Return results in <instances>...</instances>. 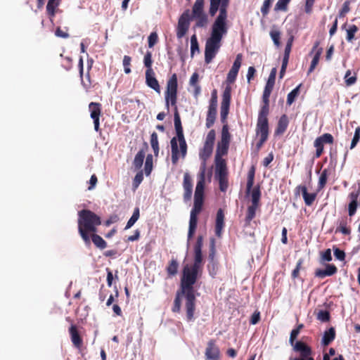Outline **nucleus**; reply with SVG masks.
I'll list each match as a JSON object with an SVG mask.
<instances>
[{
  "label": "nucleus",
  "instance_id": "28",
  "mask_svg": "<svg viewBox=\"0 0 360 360\" xmlns=\"http://www.w3.org/2000/svg\"><path fill=\"white\" fill-rule=\"evenodd\" d=\"M179 266V262H177L176 259L172 258V259L169 262L167 266L166 267V271L167 273L168 277L172 278L177 274Z\"/></svg>",
  "mask_w": 360,
  "mask_h": 360
},
{
  "label": "nucleus",
  "instance_id": "11",
  "mask_svg": "<svg viewBox=\"0 0 360 360\" xmlns=\"http://www.w3.org/2000/svg\"><path fill=\"white\" fill-rule=\"evenodd\" d=\"M334 142L333 136L329 133H325L317 137L314 142V146L316 148L315 158H319L323 153L324 144H333Z\"/></svg>",
  "mask_w": 360,
  "mask_h": 360
},
{
  "label": "nucleus",
  "instance_id": "2",
  "mask_svg": "<svg viewBox=\"0 0 360 360\" xmlns=\"http://www.w3.org/2000/svg\"><path fill=\"white\" fill-rule=\"evenodd\" d=\"M229 0H210L209 13L214 16L218 11L219 13L211 27L210 37L207 39L205 48V62L209 64L215 57L221 46V39L228 32L227 8Z\"/></svg>",
  "mask_w": 360,
  "mask_h": 360
},
{
  "label": "nucleus",
  "instance_id": "59",
  "mask_svg": "<svg viewBox=\"0 0 360 360\" xmlns=\"http://www.w3.org/2000/svg\"><path fill=\"white\" fill-rule=\"evenodd\" d=\"M274 0H264L261 8V12L264 16L266 15L269 12V8Z\"/></svg>",
  "mask_w": 360,
  "mask_h": 360
},
{
  "label": "nucleus",
  "instance_id": "21",
  "mask_svg": "<svg viewBox=\"0 0 360 360\" xmlns=\"http://www.w3.org/2000/svg\"><path fill=\"white\" fill-rule=\"evenodd\" d=\"M326 269H317L314 272V275L316 277L319 278H323L326 276H331L335 274L338 271V269L335 265L332 264H326Z\"/></svg>",
  "mask_w": 360,
  "mask_h": 360
},
{
  "label": "nucleus",
  "instance_id": "57",
  "mask_svg": "<svg viewBox=\"0 0 360 360\" xmlns=\"http://www.w3.org/2000/svg\"><path fill=\"white\" fill-rule=\"evenodd\" d=\"M131 58L129 56H124L123 58L124 70L126 74H129L131 70L130 68Z\"/></svg>",
  "mask_w": 360,
  "mask_h": 360
},
{
  "label": "nucleus",
  "instance_id": "13",
  "mask_svg": "<svg viewBox=\"0 0 360 360\" xmlns=\"http://www.w3.org/2000/svg\"><path fill=\"white\" fill-rule=\"evenodd\" d=\"M205 354L207 360H219L220 351L214 340L208 341Z\"/></svg>",
  "mask_w": 360,
  "mask_h": 360
},
{
  "label": "nucleus",
  "instance_id": "45",
  "mask_svg": "<svg viewBox=\"0 0 360 360\" xmlns=\"http://www.w3.org/2000/svg\"><path fill=\"white\" fill-rule=\"evenodd\" d=\"M301 84L298 85L296 88L292 89L287 96V104L291 105L295 100V98L297 97L300 93V87Z\"/></svg>",
  "mask_w": 360,
  "mask_h": 360
},
{
  "label": "nucleus",
  "instance_id": "20",
  "mask_svg": "<svg viewBox=\"0 0 360 360\" xmlns=\"http://www.w3.org/2000/svg\"><path fill=\"white\" fill-rule=\"evenodd\" d=\"M294 349L300 353L301 357L305 358L306 360H314L311 356V349L310 347L304 342L297 341L294 345Z\"/></svg>",
  "mask_w": 360,
  "mask_h": 360
},
{
  "label": "nucleus",
  "instance_id": "23",
  "mask_svg": "<svg viewBox=\"0 0 360 360\" xmlns=\"http://www.w3.org/2000/svg\"><path fill=\"white\" fill-rule=\"evenodd\" d=\"M146 84L156 92H160V86L158 81L155 77L154 71H146Z\"/></svg>",
  "mask_w": 360,
  "mask_h": 360
},
{
  "label": "nucleus",
  "instance_id": "35",
  "mask_svg": "<svg viewBox=\"0 0 360 360\" xmlns=\"http://www.w3.org/2000/svg\"><path fill=\"white\" fill-rule=\"evenodd\" d=\"M60 0H49L46 5V11L49 15L53 17L55 15V10L59 5Z\"/></svg>",
  "mask_w": 360,
  "mask_h": 360
},
{
  "label": "nucleus",
  "instance_id": "36",
  "mask_svg": "<svg viewBox=\"0 0 360 360\" xmlns=\"http://www.w3.org/2000/svg\"><path fill=\"white\" fill-rule=\"evenodd\" d=\"M261 191L259 187H255L251 192V204L259 206Z\"/></svg>",
  "mask_w": 360,
  "mask_h": 360
},
{
  "label": "nucleus",
  "instance_id": "44",
  "mask_svg": "<svg viewBox=\"0 0 360 360\" xmlns=\"http://www.w3.org/2000/svg\"><path fill=\"white\" fill-rule=\"evenodd\" d=\"M359 28L356 25H352L347 30L346 39L349 42H352L354 39V35L358 32Z\"/></svg>",
  "mask_w": 360,
  "mask_h": 360
},
{
  "label": "nucleus",
  "instance_id": "48",
  "mask_svg": "<svg viewBox=\"0 0 360 360\" xmlns=\"http://www.w3.org/2000/svg\"><path fill=\"white\" fill-rule=\"evenodd\" d=\"M216 248H215V239L214 238H210V252L208 256L209 262L217 261L215 259Z\"/></svg>",
  "mask_w": 360,
  "mask_h": 360
},
{
  "label": "nucleus",
  "instance_id": "58",
  "mask_svg": "<svg viewBox=\"0 0 360 360\" xmlns=\"http://www.w3.org/2000/svg\"><path fill=\"white\" fill-rule=\"evenodd\" d=\"M61 65L65 70H70L72 68V59L68 56L64 57Z\"/></svg>",
  "mask_w": 360,
  "mask_h": 360
},
{
  "label": "nucleus",
  "instance_id": "30",
  "mask_svg": "<svg viewBox=\"0 0 360 360\" xmlns=\"http://www.w3.org/2000/svg\"><path fill=\"white\" fill-rule=\"evenodd\" d=\"M259 206L255 205H250L247 210V214L245 217V225L249 226L251 221L255 217L256 210Z\"/></svg>",
  "mask_w": 360,
  "mask_h": 360
},
{
  "label": "nucleus",
  "instance_id": "34",
  "mask_svg": "<svg viewBox=\"0 0 360 360\" xmlns=\"http://www.w3.org/2000/svg\"><path fill=\"white\" fill-rule=\"evenodd\" d=\"M293 41H294V36L293 35H290V37L288 38V41H287L286 46H285V48L284 56H283V60H287V61L289 60L290 54V52H291Z\"/></svg>",
  "mask_w": 360,
  "mask_h": 360
},
{
  "label": "nucleus",
  "instance_id": "22",
  "mask_svg": "<svg viewBox=\"0 0 360 360\" xmlns=\"http://www.w3.org/2000/svg\"><path fill=\"white\" fill-rule=\"evenodd\" d=\"M319 41H316L313 46L311 52L316 51V53L313 57L311 62V65L308 70L307 75L311 74L314 70V69L316 68V67L317 66V65L319 62L321 55L323 52V49L321 47H319Z\"/></svg>",
  "mask_w": 360,
  "mask_h": 360
},
{
  "label": "nucleus",
  "instance_id": "62",
  "mask_svg": "<svg viewBox=\"0 0 360 360\" xmlns=\"http://www.w3.org/2000/svg\"><path fill=\"white\" fill-rule=\"evenodd\" d=\"M148 46L152 48L157 43L158 37L156 32H151L148 39Z\"/></svg>",
  "mask_w": 360,
  "mask_h": 360
},
{
  "label": "nucleus",
  "instance_id": "31",
  "mask_svg": "<svg viewBox=\"0 0 360 360\" xmlns=\"http://www.w3.org/2000/svg\"><path fill=\"white\" fill-rule=\"evenodd\" d=\"M145 151L144 150L141 149L136 153L133 162V165L134 166L136 169H141V167L143 165Z\"/></svg>",
  "mask_w": 360,
  "mask_h": 360
},
{
  "label": "nucleus",
  "instance_id": "51",
  "mask_svg": "<svg viewBox=\"0 0 360 360\" xmlns=\"http://www.w3.org/2000/svg\"><path fill=\"white\" fill-rule=\"evenodd\" d=\"M216 138V132L214 129H211L206 136L204 143L214 146Z\"/></svg>",
  "mask_w": 360,
  "mask_h": 360
},
{
  "label": "nucleus",
  "instance_id": "47",
  "mask_svg": "<svg viewBox=\"0 0 360 360\" xmlns=\"http://www.w3.org/2000/svg\"><path fill=\"white\" fill-rule=\"evenodd\" d=\"M143 63L146 68V71H153L152 64V53L150 51H147L143 58Z\"/></svg>",
  "mask_w": 360,
  "mask_h": 360
},
{
  "label": "nucleus",
  "instance_id": "3",
  "mask_svg": "<svg viewBox=\"0 0 360 360\" xmlns=\"http://www.w3.org/2000/svg\"><path fill=\"white\" fill-rule=\"evenodd\" d=\"M213 147V146L204 143L203 147L200 150L199 157L202 160V162L198 174V182L194 193V204L190 214L188 231V240L193 238L195 232L198 224V216L202 209L205 184L206 162L212 153Z\"/></svg>",
  "mask_w": 360,
  "mask_h": 360
},
{
  "label": "nucleus",
  "instance_id": "6",
  "mask_svg": "<svg viewBox=\"0 0 360 360\" xmlns=\"http://www.w3.org/2000/svg\"><path fill=\"white\" fill-rule=\"evenodd\" d=\"M177 75L174 73L168 79L165 93V105L167 110L169 108V105L174 108V110H176V108H177Z\"/></svg>",
  "mask_w": 360,
  "mask_h": 360
},
{
  "label": "nucleus",
  "instance_id": "54",
  "mask_svg": "<svg viewBox=\"0 0 360 360\" xmlns=\"http://www.w3.org/2000/svg\"><path fill=\"white\" fill-rule=\"evenodd\" d=\"M291 0H278L275 6V10L287 11L288 5Z\"/></svg>",
  "mask_w": 360,
  "mask_h": 360
},
{
  "label": "nucleus",
  "instance_id": "61",
  "mask_svg": "<svg viewBox=\"0 0 360 360\" xmlns=\"http://www.w3.org/2000/svg\"><path fill=\"white\" fill-rule=\"evenodd\" d=\"M66 31H63L60 27H57L55 31V35L58 37L67 39L70 37L69 34L67 32L68 27H65Z\"/></svg>",
  "mask_w": 360,
  "mask_h": 360
},
{
  "label": "nucleus",
  "instance_id": "43",
  "mask_svg": "<svg viewBox=\"0 0 360 360\" xmlns=\"http://www.w3.org/2000/svg\"><path fill=\"white\" fill-rule=\"evenodd\" d=\"M216 178L219 181L220 191L226 192L229 186L228 175L216 176Z\"/></svg>",
  "mask_w": 360,
  "mask_h": 360
},
{
  "label": "nucleus",
  "instance_id": "15",
  "mask_svg": "<svg viewBox=\"0 0 360 360\" xmlns=\"http://www.w3.org/2000/svg\"><path fill=\"white\" fill-rule=\"evenodd\" d=\"M189 27V15L184 13L181 15L178 21L176 28V37L181 39L187 32Z\"/></svg>",
  "mask_w": 360,
  "mask_h": 360
},
{
  "label": "nucleus",
  "instance_id": "33",
  "mask_svg": "<svg viewBox=\"0 0 360 360\" xmlns=\"http://www.w3.org/2000/svg\"><path fill=\"white\" fill-rule=\"evenodd\" d=\"M193 18L195 19V26L198 27H204L207 25L208 18L205 13L193 15Z\"/></svg>",
  "mask_w": 360,
  "mask_h": 360
},
{
  "label": "nucleus",
  "instance_id": "12",
  "mask_svg": "<svg viewBox=\"0 0 360 360\" xmlns=\"http://www.w3.org/2000/svg\"><path fill=\"white\" fill-rule=\"evenodd\" d=\"M91 118L94 120V129L100 131V117L101 115V104L91 102L89 105Z\"/></svg>",
  "mask_w": 360,
  "mask_h": 360
},
{
  "label": "nucleus",
  "instance_id": "55",
  "mask_svg": "<svg viewBox=\"0 0 360 360\" xmlns=\"http://www.w3.org/2000/svg\"><path fill=\"white\" fill-rule=\"evenodd\" d=\"M183 186L184 190L193 189L192 180L188 173H185L184 175Z\"/></svg>",
  "mask_w": 360,
  "mask_h": 360
},
{
  "label": "nucleus",
  "instance_id": "18",
  "mask_svg": "<svg viewBox=\"0 0 360 360\" xmlns=\"http://www.w3.org/2000/svg\"><path fill=\"white\" fill-rule=\"evenodd\" d=\"M69 333L73 346L80 349L83 345V340L77 330V327L74 324L71 325L69 328Z\"/></svg>",
  "mask_w": 360,
  "mask_h": 360
},
{
  "label": "nucleus",
  "instance_id": "25",
  "mask_svg": "<svg viewBox=\"0 0 360 360\" xmlns=\"http://www.w3.org/2000/svg\"><path fill=\"white\" fill-rule=\"evenodd\" d=\"M289 124L288 116L284 114L281 116L277 123L276 128L275 129L276 135H282L286 131Z\"/></svg>",
  "mask_w": 360,
  "mask_h": 360
},
{
  "label": "nucleus",
  "instance_id": "29",
  "mask_svg": "<svg viewBox=\"0 0 360 360\" xmlns=\"http://www.w3.org/2000/svg\"><path fill=\"white\" fill-rule=\"evenodd\" d=\"M91 239L93 243L99 249L103 250L107 247V243L103 239L101 236L96 233H90V240Z\"/></svg>",
  "mask_w": 360,
  "mask_h": 360
},
{
  "label": "nucleus",
  "instance_id": "14",
  "mask_svg": "<svg viewBox=\"0 0 360 360\" xmlns=\"http://www.w3.org/2000/svg\"><path fill=\"white\" fill-rule=\"evenodd\" d=\"M241 63H242V54L238 53L236 56V58L233 62V64L227 75L226 82L229 84H233L236 81L238 71L241 66Z\"/></svg>",
  "mask_w": 360,
  "mask_h": 360
},
{
  "label": "nucleus",
  "instance_id": "56",
  "mask_svg": "<svg viewBox=\"0 0 360 360\" xmlns=\"http://www.w3.org/2000/svg\"><path fill=\"white\" fill-rule=\"evenodd\" d=\"M332 260L331 250L326 249L325 251L321 252V262H330Z\"/></svg>",
  "mask_w": 360,
  "mask_h": 360
},
{
  "label": "nucleus",
  "instance_id": "63",
  "mask_svg": "<svg viewBox=\"0 0 360 360\" xmlns=\"http://www.w3.org/2000/svg\"><path fill=\"white\" fill-rule=\"evenodd\" d=\"M334 255L337 259L340 261H344L345 259V253L343 250H340L338 248H333Z\"/></svg>",
  "mask_w": 360,
  "mask_h": 360
},
{
  "label": "nucleus",
  "instance_id": "52",
  "mask_svg": "<svg viewBox=\"0 0 360 360\" xmlns=\"http://www.w3.org/2000/svg\"><path fill=\"white\" fill-rule=\"evenodd\" d=\"M330 318V313L327 310H320L317 314V319L322 322L329 321Z\"/></svg>",
  "mask_w": 360,
  "mask_h": 360
},
{
  "label": "nucleus",
  "instance_id": "64",
  "mask_svg": "<svg viewBox=\"0 0 360 360\" xmlns=\"http://www.w3.org/2000/svg\"><path fill=\"white\" fill-rule=\"evenodd\" d=\"M358 206V202H350L348 205V213L349 216L351 217L354 216L356 212Z\"/></svg>",
  "mask_w": 360,
  "mask_h": 360
},
{
  "label": "nucleus",
  "instance_id": "19",
  "mask_svg": "<svg viewBox=\"0 0 360 360\" xmlns=\"http://www.w3.org/2000/svg\"><path fill=\"white\" fill-rule=\"evenodd\" d=\"M225 216L224 210L219 208L217 210L215 219V234L217 237L220 238L222 234L223 229L225 226Z\"/></svg>",
  "mask_w": 360,
  "mask_h": 360
},
{
  "label": "nucleus",
  "instance_id": "40",
  "mask_svg": "<svg viewBox=\"0 0 360 360\" xmlns=\"http://www.w3.org/2000/svg\"><path fill=\"white\" fill-rule=\"evenodd\" d=\"M139 216H140L139 208L136 207L134 210L132 216L127 221V224L125 226V229H130L139 219Z\"/></svg>",
  "mask_w": 360,
  "mask_h": 360
},
{
  "label": "nucleus",
  "instance_id": "8",
  "mask_svg": "<svg viewBox=\"0 0 360 360\" xmlns=\"http://www.w3.org/2000/svg\"><path fill=\"white\" fill-rule=\"evenodd\" d=\"M231 99V87L230 86H226L222 94V101L220 108V117L221 122L224 124H228L227 117L229 112V106Z\"/></svg>",
  "mask_w": 360,
  "mask_h": 360
},
{
  "label": "nucleus",
  "instance_id": "41",
  "mask_svg": "<svg viewBox=\"0 0 360 360\" xmlns=\"http://www.w3.org/2000/svg\"><path fill=\"white\" fill-rule=\"evenodd\" d=\"M195 52L199 53V44L198 41V39L195 34H193L191 37V56L193 57Z\"/></svg>",
  "mask_w": 360,
  "mask_h": 360
},
{
  "label": "nucleus",
  "instance_id": "16",
  "mask_svg": "<svg viewBox=\"0 0 360 360\" xmlns=\"http://www.w3.org/2000/svg\"><path fill=\"white\" fill-rule=\"evenodd\" d=\"M352 222V219L346 216L342 217L338 219V226L335 229V233H341L345 236L350 235L351 228L349 224Z\"/></svg>",
  "mask_w": 360,
  "mask_h": 360
},
{
  "label": "nucleus",
  "instance_id": "7",
  "mask_svg": "<svg viewBox=\"0 0 360 360\" xmlns=\"http://www.w3.org/2000/svg\"><path fill=\"white\" fill-rule=\"evenodd\" d=\"M231 138V136L229 131V125L224 124L221 129V140L218 142L217 146L215 159L222 158L224 155H227Z\"/></svg>",
  "mask_w": 360,
  "mask_h": 360
},
{
  "label": "nucleus",
  "instance_id": "26",
  "mask_svg": "<svg viewBox=\"0 0 360 360\" xmlns=\"http://www.w3.org/2000/svg\"><path fill=\"white\" fill-rule=\"evenodd\" d=\"M335 330L333 327H330L323 333L321 345L324 347L329 345L335 338Z\"/></svg>",
  "mask_w": 360,
  "mask_h": 360
},
{
  "label": "nucleus",
  "instance_id": "49",
  "mask_svg": "<svg viewBox=\"0 0 360 360\" xmlns=\"http://www.w3.org/2000/svg\"><path fill=\"white\" fill-rule=\"evenodd\" d=\"M270 36L271 39L274 41V45L276 47H279L281 46V32L278 30H271L270 32Z\"/></svg>",
  "mask_w": 360,
  "mask_h": 360
},
{
  "label": "nucleus",
  "instance_id": "4",
  "mask_svg": "<svg viewBox=\"0 0 360 360\" xmlns=\"http://www.w3.org/2000/svg\"><path fill=\"white\" fill-rule=\"evenodd\" d=\"M174 128L176 136L170 141L171 144V160L173 165H176L179 158L184 159L187 155L188 146L184 137V130L181 125V117L176 108L174 113Z\"/></svg>",
  "mask_w": 360,
  "mask_h": 360
},
{
  "label": "nucleus",
  "instance_id": "37",
  "mask_svg": "<svg viewBox=\"0 0 360 360\" xmlns=\"http://www.w3.org/2000/svg\"><path fill=\"white\" fill-rule=\"evenodd\" d=\"M255 169L254 167H252L248 174L247 181V193H249L253 186L255 180Z\"/></svg>",
  "mask_w": 360,
  "mask_h": 360
},
{
  "label": "nucleus",
  "instance_id": "9",
  "mask_svg": "<svg viewBox=\"0 0 360 360\" xmlns=\"http://www.w3.org/2000/svg\"><path fill=\"white\" fill-rule=\"evenodd\" d=\"M269 111L259 110L257 127L256 134L259 137H265L268 139L269 136V122L268 115Z\"/></svg>",
  "mask_w": 360,
  "mask_h": 360
},
{
  "label": "nucleus",
  "instance_id": "46",
  "mask_svg": "<svg viewBox=\"0 0 360 360\" xmlns=\"http://www.w3.org/2000/svg\"><path fill=\"white\" fill-rule=\"evenodd\" d=\"M153 169V155L151 154H148L146 156L145 166H144V172L146 176H149Z\"/></svg>",
  "mask_w": 360,
  "mask_h": 360
},
{
  "label": "nucleus",
  "instance_id": "42",
  "mask_svg": "<svg viewBox=\"0 0 360 360\" xmlns=\"http://www.w3.org/2000/svg\"><path fill=\"white\" fill-rule=\"evenodd\" d=\"M207 269L210 276L214 278L218 272L219 262L217 261L209 262Z\"/></svg>",
  "mask_w": 360,
  "mask_h": 360
},
{
  "label": "nucleus",
  "instance_id": "17",
  "mask_svg": "<svg viewBox=\"0 0 360 360\" xmlns=\"http://www.w3.org/2000/svg\"><path fill=\"white\" fill-rule=\"evenodd\" d=\"M300 191L302 192V197H303L305 205L307 206H311L314 203V202L315 201V200L316 198V195H317L316 193H308L306 186H302V185L297 186L295 188V193L297 194H298L300 193Z\"/></svg>",
  "mask_w": 360,
  "mask_h": 360
},
{
  "label": "nucleus",
  "instance_id": "5",
  "mask_svg": "<svg viewBox=\"0 0 360 360\" xmlns=\"http://www.w3.org/2000/svg\"><path fill=\"white\" fill-rule=\"evenodd\" d=\"M78 232L86 245H90V233H96L101 219L94 212L84 209L78 212Z\"/></svg>",
  "mask_w": 360,
  "mask_h": 360
},
{
  "label": "nucleus",
  "instance_id": "32",
  "mask_svg": "<svg viewBox=\"0 0 360 360\" xmlns=\"http://www.w3.org/2000/svg\"><path fill=\"white\" fill-rule=\"evenodd\" d=\"M150 145L153 150L155 156H158L159 154V142H158V134L155 131H153L150 135Z\"/></svg>",
  "mask_w": 360,
  "mask_h": 360
},
{
  "label": "nucleus",
  "instance_id": "50",
  "mask_svg": "<svg viewBox=\"0 0 360 360\" xmlns=\"http://www.w3.org/2000/svg\"><path fill=\"white\" fill-rule=\"evenodd\" d=\"M276 68H274L271 69L270 75L269 76L268 80L265 86H269L274 89V86L275 84L276 75Z\"/></svg>",
  "mask_w": 360,
  "mask_h": 360
},
{
  "label": "nucleus",
  "instance_id": "10",
  "mask_svg": "<svg viewBox=\"0 0 360 360\" xmlns=\"http://www.w3.org/2000/svg\"><path fill=\"white\" fill-rule=\"evenodd\" d=\"M217 108V91L214 89L210 101L209 108L206 117V127L210 128L214 123Z\"/></svg>",
  "mask_w": 360,
  "mask_h": 360
},
{
  "label": "nucleus",
  "instance_id": "24",
  "mask_svg": "<svg viewBox=\"0 0 360 360\" xmlns=\"http://www.w3.org/2000/svg\"><path fill=\"white\" fill-rule=\"evenodd\" d=\"M215 176L228 175V169L226 160L223 158L215 159Z\"/></svg>",
  "mask_w": 360,
  "mask_h": 360
},
{
  "label": "nucleus",
  "instance_id": "53",
  "mask_svg": "<svg viewBox=\"0 0 360 360\" xmlns=\"http://www.w3.org/2000/svg\"><path fill=\"white\" fill-rule=\"evenodd\" d=\"M359 140H360V127L359 126L355 129L354 137L352 140V143L350 145V149L354 148L356 147V144L358 143V142L359 141Z\"/></svg>",
  "mask_w": 360,
  "mask_h": 360
},
{
  "label": "nucleus",
  "instance_id": "60",
  "mask_svg": "<svg viewBox=\"0 0 360 360\" xmlns=\"http://www.w3.org/2000/svg\"><path fill=\"white\" fill-rule=\"evenodd\" d=\"M143 179V171L141 170L139 172H137V174H136V176L134 179L133 186L134 187V188H138L139 184L142 182Z\"/></svg>",
  "mask_w": 360,
  "mask_h": 360
},
{
  "label": "nucleus",
  "instance_id": "27",
  "mask_svg": "<svg viewBox=\"0 0 360 360\" xmlns=\"http://www.w3.org/2000/svg\"><path fill=\"white\" fill-rule=\"evenodd\" d=\"M272 90L273 88L265 86L262 95V101L264 104L260 110L269 111V97Z\"/></svg>",
  "mask_w": 360,
  "mask_h": 360
},
{
  "label": "nucleus",
  "instance_id": "1",
  "mask_svg": "<svg viewBox=\"0 0 360 360\" xmlns=\"http://www.w3.org/2000/svg\"><path fill=\"white\" fill-rule=\"evenodd\" d=\"M202 245L203 237L198 236L194 245V262L192 266L186 264L183 267L180 279V287L176 292L174 304L172 308V312H180L181 299L184 297L186 318L188 321L193 320L195 310L196 297L193 285L202 274Z\"/></svg>",
  "mask_w": 360,
  "mask_h": 360
},
{
  "label": "nucleus",
  "instance_id": "39",
  "mask_svg": "<svg viewBox=\"0 0 360 360\" xmlns=\"http://www.w3.org/2000/svg\"><path fill=\"white\" fill-rule=\"evenodd\" d=\"M204 1L205 0H196L192 11V15H195L200 13H204L203 7H204Z\"/></svg>",
  "mask_w": 360,
  "mask_h": 360
},
{
  "label": "nucleus",
  "instance_id": "38",
  "mask_svg": "<svg viewBox=\"0 0 360 360\" xmlns=\"http://www.w3.org/2000/svg\"><path fill=\"white\" fill-rule=\"evenodd\" d=\"M328 174H329L328 170L326 169H323L321 172V175L319 179V183H318L319 190H321L325 187V186L327 183Z\"/></svg>",
  "mask_w": 360,
  "mask_h": 360
}]
</instances>
